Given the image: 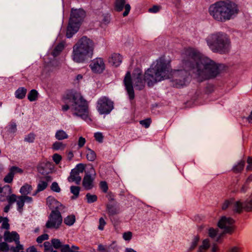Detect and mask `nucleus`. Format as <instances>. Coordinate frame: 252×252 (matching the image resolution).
Listing matches in <instances>:
<instances>
[{"label":"nucleus","instance_id":"5fc2aeb1","mask_svg":"<svg viewBox=\"0 0 252 252\" xmlns=\"http://www.w3.org/2000/svg\"><path fill=\"white\" fill-rule=\"evenodd\" d=\"M86 143V139L83 137H80L78 141V146L79 148H82Z\"/></svg>","mask_w":252,"mask_h":252},{"label":"nucleus","instance_id":"aec40b11","mask_svg":"<svg viewBox=\"0 0 252 252\" xmlns=\"http://www.w3.org/2000/svg\"><path fill=\"white\" fill-rule=\"evenodd\" d=\"M12 189L9 185H5L2 188L1 194H0V199L1 201H4L6 198L11 194Z\"/></svg>","mask_w":252,"mask_h":252},{"label":"nucleus","instance_id":"8fccbe9b","mask_svg":"<svg viewBox=\"0 0 252 252\" xmlns=\"http://www.w3.org/2000/svg\"><path fill=\"white\" fill-rule=\"evenodd\" d=\"M9 250V246L5 242L0 243V252L7 251Z\"/></svg>","mask_w":252,"mask_h":252},{"label":"nucleus","instance_id":"2f4dec72","mask_svg":"<svg viewBox=\"0 0 252 252\" xmlns=\"http://www.w3.org/2000/svg\"><path fill=\"white\" fill-rule=\"evenodd\" d=\"M47 187V183L46 182L42 181H40L38 184L37 189L35 193L33 194V195H35L37 192L44 190Z\"/></svg>","mask_w":252,"mask_h":252},{"label":"nucleus","instance_id":"bb28decb","mask_svg":"<svg viewBox=\"0 0 252 252\" xmlns=\"http://www.w3.org/2000/svg\"><path fill=\"white\" fill-rule=\"evenodd\" d=\"M106 210L109 216H113L118 213V210L114 206L111 204L106 205Z\"/></svg>","mask_w":252,"mask_h":252},{"label":"nucleus","instance_id":"c756f323","mask_svg":"<svg viewBox=\"0 0 252 252\" xmlns=\"http://www.w3.org/2000/svg\"><path fill=\"white\" fill-rule=\"evenodd\" d=\"M75 221V217L73 215L68 216L64 219V223L69 226L72 225Z\"/></svg>","mask_w":252,"mask_h":252},{"label":"nucleus","instance_id":"774afa93","mask_svg":"<svg viewBox=\"0 0 252 252\" xmlns=\"http://www.w3.org/2000/svg\"><path fill=\"white\" fill-rule=\"evenodd\" d=\"M198 252H205V240L202 241V244L199 247Z\"/></svg>","mask_w":252,"mask_h":252},{"label":"nucleus","instance_id":"dca6fc26","mask_svg":"<svg viewBox=\"0 0 252 252\" xmlns=\"http://www.w3.org/2000/svg\"><path fill=\"white\" fill-rule=\"evenodd\" d=\"M22 172L23 170L21 168L16 166H12L10 168L8 174L4 178L3 181L5 183H10L12 182L15 173H22Z\"/></svg>","mask_w":252,"mask_h":252},{"label":"nucleus","instance_id":"a19ab883","mask_svg":"<svg viewBox=\"0 0 252 252\" xmlns=\"http://www.w3.org/2000/svg\"><path fill=\"white\" fill-rule=\"evenodd\" d=\"M151 122V119L150 118H148L145 120L140 121V124L144 126L145 128H148L149 127Z\"/></svg>","mask_w":252,"mask_h":252},{"label":"nucleus","instance_id":"f03ea898","mask_svg":"<svg viewBox=\"0 0 252 252\" xmlns=\"http://www.w3.org/2000/svg\"><path fill=\"white\" fill-rule=\"evenodd\" d=\"M182 67L183 69L172 71L170 66V74L168 78L172 76L176 87H180L186 84L191 71L198 81L202 82L205 79V64L204 60L201 59L199 52L192 49H188L183 54ZM169 63H170L165 60ZM167 79V78H166Z\"/></svg>","mask_w":252,"mask_h":252},{"label":"nucleus","instance_id":"79ce46f5","mask_svg":"<svg viewBox=\"0 0 252 252\" xmlns=\"http://www.w3.org/2000/svg\"><path fill=\"white\" fill-rule=\"evenodd\" d=\"M85 166H86L85 164H84L82 163H80V164H78L76 166V168L73 170L77 171L78 172V173H79V174H80V173H82L85 170Z\"/></svg>","mask_w":252,"mask_h":252},{"label":"nucleus","instance_id":"e2e57ef3","mask_svg":"<svg viewBox=\"0 0 252 252\" xmlns=\"http://www.w3.org/2000/svg\"><path fill=\"white\" fill-rule=\"evenodd\" d=\"M25 200V202L31 203L32 201V198L31 197L26 195H22Z\"/></svg>","mask_w":252,"mask_h":252},{"label":"nucleus","instance_id":"6e6d98bb","mask_svg":"<svg viewBox=\"0 0 252 252\" xmlns=\"http://www.w3.org/2000/svg\"><path fill=\"white\" fill-rule=\"evenodd\" d=\"M17 246L16 247L11 248V250L13 252H19L20 250L23 249V246L19 243H16Z\"/></svg>","mask_w":252,"mask_h":252},{"label":"nucleus","instance_id":"1a4fd4ad","mask_svg":"<svg viewBox=\"0 0 252 252\" xmlns=\"http://www.w3.org/2000/svg\"><path fill=\"white\" fill-rule=\"evenodd\" d=\"M206 81L214 78L218 75L224 69V65L217 64L213 60L206 57Z\"/></svg>","mask_w":252,"mask_h":252},{"label":"nucleus","instance_id":"680f3d73","mask_svg":"<svg viewBox=\"0 0 252 252\" xmlns=\"http://www.w3.org/2000/svg\"><path fill=\"white\" fill-rule=\"evenodd\" d=\"M160 9V6L154 5L152 7L149 8V11L152 13H156Z\"/></svg>","mask_w":252,"mask_h":252},{"label":"nucleus","instance_id":"49530a36","mask_svg":"<svg viewBox=\"0 0 252 252\" xmlns=\"http://www.w3.org/2000/svg\"><path fill=\"white\" fill-rule=\"evenodd\" d=\"M51 189L53 191L57 192H59L61 191V189L57 182H53L52 184Z\"/></svg>","mask_w":252,"mask_h":252},{"label":"nucleus","instance_id":"a18cd8bd","mask_svg":"<svg viewBox=\"0 0 252 252\" xmlns=\"http://www.w3.org/2000/svg\"><path fill=\"white\" fill-rule=\"evenodd\" d=\"M214 89V86L211 84L206 82V94L212 93Z\"/></svg>","mask_w":252,"mask_h":252},{"label":"nucleus","instance_id":"39448f33","mask_svg":"<svg viewBox=\"0 0 252 252\" xmlns=\"http://www.w3.org/2000/svg\"><path fill=\"white\" fill-rule=\"evenodd\" d=\"M94 47V43L92 40L86 36L82 37L73 47L72 60L77 63H84L92 57Z\"/></svg>","mask_w":252,"mask_h":252},{"label":"nucleus","instance_id":"338daca9","mask_svg":"<svg viewBox=\"0 0 252 252\" xmlns=\"http://www.w3.org/2000/svg\"><path fill=\"white\" fill-rule=\"evenodd\" d=\"M98 250L100 252H107L106 248L102 245H99L98 246Z\"/></svg>","mask_w":252,"mask_h":252},{"label":"nucleus","instance_id":"052dcab7","mask_svg":"<svg viewBox=\"0 0 252 252\" xmlns=\"http://www.w3.org/2000/svg\"><path fill=\"white\" fill-rule=\"evenodd\" d=\"M247 163L248 165L247 166V169L248 170H252V157H248L247 159Z\"/></svg>","mask_w":252,"mask_h":252},{"label":"nucleus","instance_id":"f704fd0d","mask_svg":"<svg viewBox=\"0 0 252 252\" xmlns=\"http://www.w3.org/2000/svg\"><path fill=\"white\" fill-rule=\"evenodd\" d=\"M80 190V187L77 186H71L70 187L71 192L74 195V197H72L73 199L76 198L77 197H78L79 194Z\"/></svg>","mask_w":252,"mask_h":252},{"label":"nucleus","instance_id":"20e7f679","mask_svg":"<svg viewBox=\"0 0 252 252\" xmlns=\"http://www.w3.org/2000/svg\"><path fill=\"white\" fill-rule=\"evenodd\" d=\"M210 14L216 20L225 22L230 20L238 12L237 4L229 1H219L210 5Z\"/></svg>","mask_w":252,"mask_h":252},{"label":"nucleus","instance_id":"4c0bfd02","mask_svg":"<svg viewBox=\"0 0 252 252\" xmlns=\"http://www.w3.org/2000/svg\"><path fill=\"white\" fill-rule=\"evenodd\" d=\"M7 200L8 204L10 205L12 204L15 202H17L18 199V196H17L15 194H12L11 195H9L8 197L6 198Z\"/></svg>","mask_w":252,"mask_h":252},{"label":"nucleus","instance_id":"ddd939ff","mask_svg":"<svg viewBox=\"0 0 252 252\" xmlns=\"http://www.w3.org/2000/svg\"><path fill=\"white\" fill-rule=\"evenodd\" d=\"M243 210L247 212H252V198L247 199L244 202L236 201L233 205V210L235 213L240 214Z\"/></svg>","mask_w":252,"mask_h":252},{"label":"nucleus","instance_id":"6e6552de","mask_svg":"<svg viewBox=\"0 0 252 252\" xmlns=\"http://www.w3.org/2000/svg\"><path fill=\"white\" fill-rule=\"evenodd\" d=\"M209 239H206V252H220L218 244L221 243L223 233L219 234L218 229L210 227L208 229Z\"/></svg>","mask_w":252,"mask_h":252},{"label":"nucleus","instance_id":"cd10ccee","mask_svg":"<svg viewBox=\"0 0 252 252\" xmlns=\"http://www.w3.org/2000/svg\"><path fill=\"white\" fill-rule=\"evenodd\" d=\"M38 93L35 90H31L28 95V98L30 101H34L37 100Z\"/></svg>","mask_w":252,"mask_h":252},{"label":"nucleus","instance_id":"c85d7f7f","mask_svg":"<svg viewBox=\"0 0 252 252\" xmlns=\"http://www.w3.org/2000/svg\"><path fill=\"white\" fill-rule=\"evenodd\" d=\"M17 205L18 206V210L20 212H22L23 209V207L25 203V200L23 198L22 195L18 196V199L16 202Z\"/></svg>","mask_w":252,"mask_h":252},{"label":"nucleus","instance_id":"58836bf2","mask_svg":"<svg viewBox=\"0 0 252 252\" xmlns=\"http://www.w3.org/2000/svg\"><path fill=\"white\" fill-rule=\"evenodd\" d=\"M52 246L54 247V248L58 249L60 248H62V243L60 240L58 239H53L51 241Z\"/></svg>","mask_w":252,"mask_h":252},{"label":"nucleus","instance_id":"a878e982","mask_svg":"<svg viewBox=\"0 0 252 252\" xmlns=\"http://www.w3.org/2000/svg\"><path fill=\"white\" fill-rule=\"evenodd\" d=\"M86 158L88 160L93 161L95 159L96 155L93 150L88 148L86 151Z\"/></svg>","mask_w":252,"mask_h":252},{"label":"nucleus","instance_id":"f3484780","mask_svg":"<svg viewBox=\"0 0 252 252\" xmlns=\"http://www.w3.org/2000/svg\"><path fill=\"white\" fill-rule=\"evenodd\" d=\"M4 240L8 242H11L14 241L15 243H19V235L15 231H5L4 233Z\"/></svg>","mask_w":252,"mask_h":252},{"label":"nucleus","instance_id":"b1692460","mask_svg":"<svg viewBox=\"0 0 252 252\" xmlns=\"http://www.w3.org/2000/svg\"><path fill=\"white\" fill-rule=\"evenodd\" d=\"M27 89L25 88H19L15 92L16 97L19 99H23L25 97Z\"/></svg>","mask_w":252,"mask_h":252},{"label":"nucleus","instance_id":"bf43d9fd","mask_svg":"<svg viewBox=\"0 0 252 252\" xmlns=\"http://www.w3.org/2000/svg\"><path fill=\"white\" fill-rule=\"evenodd\" d=\"M132 237V233L131 232H125L123 234V238L125 240H129L131 239Z\"/></svg>","mask_w":252,"mask_h":252},{"label":"nucleus","instance_id":"5701e85b","mask_svg":"<svg viewBox=\"0 0 252 252\" xmlns=\"http://www.w3.org/2000/svg\"><path fill=\"white\" fill-rule=\"evenodd\" d=\"M32 189V187L28 184H26L20 189V192L22 195H26L31 193Z\"/></svg>","mask_w":252,"mask_h":252},{"label":"nucleus","instance_id":"9b49d317","mask_svg":"<svg viewBox=\"0 0 252 252\" xmlns=\"http://www.w3.org/2000/svg\"><path fill=\"white\" fill-rule=\"evenodd\" d=\"M62 221L63 218L61 213H58L57 211H51L45 227L47 228L57 229L61 226Z\"/></svg>","mask_w":252,"mask_h":252},{"label":"nucleus","instance_id":"69168bd1","mask_svg":"<svg viewBox=\"0 0 252 252\" xmlns=\"http://www.w3.org/2000/svg\"><path fill=\"white\" fill-rule=\"evenodd\" d=\"M228 252H240V250L238 247L234 246L231 248Z\"/></svg>","mask_w":252,"mask_h":252},{"label":"nucleus","instance_id":"9d476101","mask_svg":"<svg viewBox=\"0 0 252 252\" xmlns=\"http://www.w3.org/2000/svg\"><path fill=\"white\" fill-rule=\"evenodd\" d=\"M235 220L230 217L222 216L218 222V226L223 230V235L226 233L231 234L235 229Z\"/></svg>","mask_w":252,"mask_h":252},{"label":"nucleus","instance_id":"4d7b16f0","mask_svg":"<svg viewBox=\"0 0 252 252\" xmlns=\"http://www.w3.org/2000/svg\"><path fill=\"white\" fill-rule=\"evenodd\" d=\"M100 188L104 192H106L108 188L106 182H101L100 184Z\"/></svg>","mask_w":252,"mask_h":252},{"label":"nucleus","instance_id":"4be33fe9","mask_svg":"<svg viewBox=\"0 0 252 252\" xmlns=\"http://www.w3.org/2000/svg\"><path fill=\"white\" fill-rule=\"evenodd\" d=\"M55 137L59 140H62L67 139L68 136L67 134L63 130H58L55 134Z\"/></svg>","mask_w":252,"mask_h":252},{"label":"nucleus","instance_id":"c9c22d12","mask_svg":"<svg viewBox=\"0 0 252 252\" xmlns=\"http://www.w3.org/2000/svg\"><path fill=\"white\" fill-rule=\"evenodd\" d=\"M65 147V145L62 142H56L53 145V149L55 150H63Z\"/></svg>","mask_w":252,"mask_h":252},{"label":"nucleus","instance_id":"a211bd4d","mask_svg":"<svg viewBox=\"0 0 252 252\" xmlns=\"http://www.w3.org/2000/svg\"><path fill=\"white\" fill-rule=\"evenodd\" d=\"M93 181L94 179L91 175L86 174L84 176L82 185L84 188L87 189H90L93 187Z\"/></svg>","mask_w":252,"mask_h":252},{"label":"nucleus","instance_id":"393cba45","mask_svg":"<svg viewBox=\"0 0 252 252\" xmlns=\"http://www.w3.org/2000/svg\"><path fill=\"white\" fill-rule=\"evenodd\" d=\"M64 48V45L63 43L58 44L54 49L52 55L54 57L58 56Z\"/></svg>","mask_w":252,"mask_h":252},{"label":"nucleus","instance_id":"6ab92c4d","mask_svg":"<svg viewBox=\"0 0 252 252\" xmlns=\"http://www.w3.org/2000/svg\"><path fill=\"white\" fill-rule=\"evenodd\" d=\"M79 173L76 170H72L70 173V175L68 178L69 182H75L77 184H79L81 181V177L79 175Z\"/></svg>","mask_w":252,"mask_h":252},{"label":"nucleus","instance_id":"ea45409f","mask_svg":"<svg viewBox=\"0 0 252 252\" xmlns=\"http://www.w3.org/2000/svg\"><path fill=\"white\" fill-rule=\"evenodd\" d=\"M94 137L96 141L99 143L103 142L104 136L101 132H96L94 134Z\"/></svg>","mask_w":252,"mask_h":252},{"label":"nucleus","instance_id":"72a5a7b5","mask_svg":"<svg viewBox=\"0 0 252 252\" xmlns=\"http://www.w3.org/2000/svg\"><path fill=\"white\" fill-rule=\"evenodd\" d=\"M245 163V161L242 160L237 165H235L233 168L234 172H239L241 171L244 167Z\"/></svg>","mask_w":252,"mask_h":252},{"label":"nucleus","instance_id":"f8f14e48","mask_svg":"<svg viewBox=\"0 0 252 252\" xmlns=\"http://www.w3.org/2000/svg\"><path fill=\"white\" fill-rule=\"evenodd\" d=\"M97 107L100 114H108L113 108V103L108 98L104 96L99 99Z\"/></svg>","mask_w":252,"mask_h":252},{"label":"nucleus","instance_id":"423d86ee","mask_svg":"<svg viewBox=\"0 0 252 252\" xmlns=\"http://www.w3.org/2000/svg\"><path fill=\"white\" fill-rule=\"evenodd\" d=\"M207 45L214 53L225 54L229 52L230 40L225 33L219 32L213 34L206 40Z\"/></svg>","mask_w":252,"mask_h":252},{"label":"nucleus","instance_id":"412c9836","mask_svg":"<svg viewBox=\"0 0 252 252\" xmlns=\"http://www.w3.org/2000/svg\"><path fill=\"white\" fill-rule=\"evenodd\" d=\"M122 57L117 53H114L111 55L109 59V62L112 63L114 66H118L122 62Z\"/></svg>","mask_w":252,"mask_h":252},{"label":"nucleus","instance_id":"0e129e2a","mask_svg":"<svg viewBox=\"0 0 252 252\" xmlns=\"http://www.w3.org/2000/svg\"><path fill=\"white\" fill-rule=\"evenodd\" d=\"M44 250L53 248V246L51 245L50 242H45L44 243Z\"/></svg>","mask_w":252,"mask_h":252},{"label":"nucleus","instance_id":"f257e3e1","mask_svg":"<svg viewBox=\"0 0 252 252\" xmlns=\"http://www.w3.org/2000/svg\"><path fill=\"white\" fill-rule=\"evenodd\" d=\"M169 74L170 65L162 58L158 60L156 64L148 69L144 75L139 68L134 69L132 78L130 72L128 71L125 77L124 83L129 99L133 100L135 97L132 84L136 89L141 90L144 88L146 82L148 86L151 87L156 82L168 78Z\"/></svg>","mask_w":252,"mask_h":252},{"label":"nucleus","instance_id":"de8ad7c7","mask_svg":"<svg viewBox=\"0 0 252 252\" xmlns=\"http://www.w3.org/2000/svg\"><path fill=\"white\" fill-rule=\"evenodd\" d=\"M106 224V222L104 219L103 218H100L99 220V225L98 226V228L100 230H103Z\"/></svg>","mask_w":252,"mask_h":252},{"label":"nucleus","instance_id":"4468645a","mask_svg":"<svg viewBox=\"0 0 252 252\" xmlns=\"http://www.w3.org/2000/svg\"><path fill=\"white\" fill-rule=\"evenodd\" d=\"M93 72L101 73L105 68V65L102 58H98L93 60L90 64Z\"/></svg>","mask_w":252,"mask_h":252},{"label":"nucleus","instance_id":"864d4df0","mask_svg":"<svg viewBox=\"0 0 252 252\" xmlns=\"http://www.w3.org/2000/svg\"><path fill=\"white\" fill-rule=\"evenodd\" d=\"M68 245H65L62 246L61 248V252H73Z\"/></svg>","mask_w":252,"mask_h":252},{"label":"nucleus","instance_id":"7ed1b4c3","mask_svg":"<svg viewBox=\"0 0 252 252\" xmlns=\"http://www.w3.org/2000/svg\"><path fill=\"white\" fill-rule=\"evenodd\" d=\"M67 104L63 106L62 109L67 111L70 109L73 114L86 120L88 118V106L81 94L76 92L69 91L64 97Z\"/></svg>","mask_w":252,"mask_h":252},{"label":"nucleus","instance_id":"3c124183","mask_svg":"<svg viewBox=\"0 0 252 252\" xmlns=\"http://www.w3.org/2000/svg\"><path fill=\"white\" fill-rule=\"evenodd\" d=\"M35 138V135L33 133H30L28 134L25 138V141L28 142H33Z\"/></svg>","mask_w":252,"mask_h":252},{"label":"nucleus","instance_id":"09e8293b","mask_svg":"<svg viewBox=\"0 0 252 252\" xmlns=\"http://www.w3.org/2000/svg\"><path fill=\"white\" fill-rule=\"evenodd\" d=\"M62 158V156L58 154H55L53 156V159L56 164L60 162Z\"/></svg>","mask_w":252,"mask_h":252},{"label":"nucleus","instance_id":"473e14b6","mask_svg":"<svg viewBox=\"0 0 252 252\" xmlns=\"http://www.w3.org/2000/svg\"><path fill=\"white\" fill-rule=\"evenodd\" d=\"M47 204L51 209H53L55 208L56 204H59V202L53 197L49 196L47 199Z\"/></svg>","mask_w":252,"mask_h":252},{"label":"nucleus","instance_id":"c03bdc74","mask_svg":"<svg viewBox=\"0 0 252 252\" xmlns=\"http://www.w3.org/2000/svg\"><path fill=\"white\" fill-rule=\"evenodd\" d=\"M49 238V236L47 234H44L41 235V236H38L37 238L36 241L38 243H42L44 240H48Z\"/></svg>","mask_w":252,"mask_h":252},{"label":"nucleus","instance_id":"13d9d810","mask_svg":"<svg viewBox=\"0 0 252 252\" xmlns=\"http://www.w3.org/2000/svg\"><path fill=\"white\" fill-rule=\"evenodd\" d=\"M198 241H199V238L197 237H196L194 239L192 243L191 246H190V247L189 248L190 251H192V250H193L195 249V248L197 245Z\"/></svg>","mask_w":252,"mask_h":252},{"label":"nucleus","instance_id":"0eeeda50","mask_svg":"<svg viewBox=\"0 0 252 252\" xmlns=\"http://www.w3.org/2000/svg\"><path fill=\"white\" fill-rule=\"evenodd\" d=\"M85 12L83 9H72L66 30V35L70 38L79 30L85 17Z\"/></svg>","mask_w":252,"mask_h":252},{"label":"nucleus","instance_id":"7c9ffc66","mask_svg":"<svg viewBox=\"0 0 252 252\" xmlns=\"http://www.w3.org/2000/svg\"><path fill=\"white\" fill-rule=\"evenodd\" d=\"M236 202L233 200H225L222 204V209L225 210L228 208H231L233 210V205Z\"/></svg>","mask_w":252,"mask_h":252},{"label":"nucleus","instance_id":"37998d69","mask_svg":"<svg viewBox=\"0 0 252 252\" xmlns=\"http://www.w3.org/2000/svg\"><path fill=\"white\" fill-rule=\"evenodd\" d=\"M54 208L55 209L53 210L52 211H57L58 213H61V212L63 211L65 209V207L59 202V204L55 205Z\"/></svg>","mask_w":252,"mask_h":252},{"label":"nucleus","instance_id":"603ef678","mask_svg":"<svg viewBox=\"0 0 252 252\" xmlns=\"http://www.w3.org/2000/svg\"><path fill=\"white\" fill-rule=\"evenodd\" d=\"M9 224L8 223V219L7 218H5L2 222L1 228L8 229H9Z\"/></svg>","mask_w":252,"mask_h":252},{"label":"nucleus","instance_id":"2eb2a0df","mask_svg":"<svg viewBox=\"0 0 252 252\" xmlns=\"http://www.w3.org/2000/svg\"><path fill=\"white\" fill-rule=\"evenodd\" d=\"M125 0H116L115 3V9L118 11H121L124 7L125 12L123 13L124 17L127 16L130 9V6L128 4H125Z\"/></svg>","mask_w":252,"mask_h":252},{"label":"nucleus","instance_id":"e433bc0d","mask_svg":"<svg viewBox=\"0 0 252 252\" xmlns=\"http://www.w3.org/2000/svg\"><path fill=\"white\" fill-rule=\"evenodd\" d=\"M86 197L87 199V202L89 203L95 202L97 199V197L96 195H92L90 193H88L86 194Z\"/></svg>","mask_w":252,"mask_h":252}]
</instances>
